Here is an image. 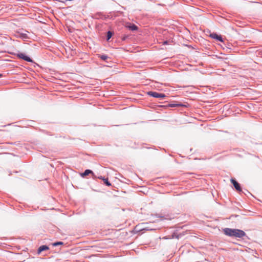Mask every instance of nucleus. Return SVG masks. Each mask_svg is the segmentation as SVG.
Segmentation results:
<instances>
[{"instance_id": "obj_1", "label": "nucleus", "mask_w": 262, "mask_h": 262, "mask_svg": "<svg viewBox=\"0 0 262 262\" xmlns=\"http://www.w3.org/2000/svg\"><path fill=\"white\" fill-rule=\"evenodd\" d=\"M224 232L227 235L238 238L243 237L246 235L244 231L237 229H230L227 228L224 229Z\"/></svg>"}, {"instance_id": "obj_2", "label": "nucleus", "mask_w": 262, "mask_h": 262, "mask_svg": "<svg viewBox=\"0 0 262 262\" xmlns=\"http://www.w3.org/2000/svg\"><path fill=\"white\" fill-rule=\"evenodd\" d=\"M148 94L151 96H152L155 98H163L165 97V95L164 94L162 93H159L156 92H148Z\"/></svg>"}, {"instance_id": "obj_3", "label": "nucleus", "mask_w": 262, "mask_h": 262, "mask_svg": "<svg viewBox=\"0 0 262 262\" xmlns=\"http://www.w3.org/2000/svg\"><path fill=\"white\" fill-rule=\"evenodd\" d=\"M17 56L19 58L23 59L25 61H27L28 62L32 61V60L29 57L26 55V54L24 53H19L17 54Z\"/></svg>"}, {"instance_id": "obj_4", "label": "nucleus", "mask_w": 262, "mask_h": 262, "mask_svg": "<svg viewBox=\"0 0 262 262\" xmlns=\"http://www.w3.org/2000/svg\"><path fill=\"white\" fill-rule=\"evenodd\" d=\"M230 181L237 191H242V189L241 188L239 184L235 180H234V179H231L230 180Z\"/></svg>"}, {"instance_id": "obj_5", "label": "nucleus", "mask_w": 262, "mask_h": 262, "mask_svg": "<svg viewBox=\"0 0 262 262\" xmlns=\"http://www.w3.org/2000/svg\"><path fill=\"white\" fill-rule=\"evenodd\" d=\"M210 36L214 39H216L217 40H219L221 42H223V40L222 39V37L221 35H217L216 33H213L210 34Z\"/></svg>"}, {"instance_id": "obj_6", "label": "nucleus", "mask_w": 262, "mask_h": 262, "mask_svg": "<svg viewBox=\"0 0 262 262\" xmlns=\"http://www.w3.org/2000/svg\"><path fill=\"white\" fill-rule=\"evenodd\" d=\"M49 249V248L48 246L46 245H42L39 247L37 250V253L39 254L41 252L46 250H48Z\"/></svg>"}, {"instance_id": "obj_7", "label": "nucleus", "mask_w": 262, "mask_h": 262, "mask_svg": "<svg viewBox=\"0 0 262 262\" xmlns=\"http://www.w3.org/2000/svg\"><path fill=\"white\" fill-rule=\"evenodd\" d=\"M126 27L132 31H135L137 29V27L134 24L127 25Z\"/></svg>"}, {"instance_id": "obj_8", "label": "nucleus", "mask_w": 262, "mask_h": 262, "mask_svg": "<svg viewBox=\"0 0 262 262\" xmlns=\"http://www.w3.org/2000/svg\"><path fill=\"white\" fill-rule=\"evenodd\" d=\"M90 173H93V171L91 170L87 169L85 170V171L82 174V177H85L86 176H88Z\"/></svg>"}, {"instance_id": "obj_9", "label": "nucleus", "mask_w": 262, "mask_h": 262, "mask_svg": "<svg viewBox=\"0 0 262 262\" xmlns=\"http://www.w3.org/2000/svg\"><path fill=\"white\" fill-rule=\"evenodd\" d=\"M99 57L103 60H105L108 58L107 56L105 55H99Z\"/></svg>"}, {"instance_id": "obj_10", "label": "nucleus", "mask_w": 262, "mask_h": 262, "mask_svg": "<svg viewBox=\"0 0 262 262\" xmlns=\"http://www.w3.org/2000/svg\"><path fill=\"white\" fill-rule=\"evenodd\" d=\"M103 181L107 186H111V184L108 182V179H103Z\"/></svg>"}, {"instance_id": "obj_11", "label": "nucleus", "mask_w": 262, "mask_h": 262, "mask_svg": "<svg viewBox=\"0 0 262 262\" xmlns=\"http://www.w3.org/2000/svg\"><path fill=\"white\" fill-rule=\"evenodd\" d=\"M112 33L111 32V31H108L107 33V39L108 40L110 39L111 37L112 36Z\"/></svg>"}, {"instance_id": "obj_12", "label": "nucleus", "mask_w": 262, "mask_h": 262, "mask_svg": "<svg viewBox=\"0 0 262 262\" xmlns=\"http://www.w3.org/2000/svg\"><path fill=\"white\" fill-rule=\"evenodd\" d=\"M62 244H63L62 242H59L54 243V244H53V245L54 246H56L62 245Z\"/></svg>"}, {"instance_id": "obj_13", "label": "nucleus", "mask_w": 262, "mask_h": 262, "mask_svg": "<svg viewBox=\"0 0 262 262\" xmlns=\"http://www.w3.org/2000/svg\"><path fill=\"white\" fill-rule=\"evenodd\" d=\"M180 105H181L178 104H172L170 105V106L171 107H175V106H180Z\"/></svg>"}, {"instance_id": "obj_14", "label": "nucleus", "mask_w": 262, "mask_h": 262, "mask_svg": "<svg viewBox=\"0 0 262 262\" xmlns=\"http://www.w3.org/2000/svg\"><path fill=\"white\" fill-rule=\"evenodd\" d=\"M99 178L100 179H102V180H103V179L102 177H99Z\"/></svg>"}, {"instance_id": "obj_15", "label": "nucleus", "mask_w": 262, "mask_h": 262, "mask_svg": "<svg viewBox=\"0 0 262 262\" xmlns=\"http://www.w3.org/2000/svg\"><path fill=\"white\" fill-rule=\"evenodd\" d=\"M61 2L63 3H65V2H64V1H61Z\"/></svg>"}, {"instance_id": "obj_16", "label": "nucleus", "mask_w": 262, "mask_h": 262, "mask_svg": "<svg viewBox=\"0 0 262 262\" xmlns=\"http://www.w3.org/2000/svg\"><path fill=\"white\" fill-rule=\"evenodd\" d=\"M164 43H165V44H166V43H167V41H165V42H164Z\"/></svg>"}, {"instance_id": "obj_17", "label": "nucleus", "mask_w": 262, "mask_h": 262, "mask_svg": "<svg viewBox=\"0 0 262 262\" xmlns=\"http://www.w3.org/2000/svg\"><path fill=\"white\" fill-rule=\"evenodd\" d=\"M2 76V74H0V78Z\"/></svg>"}]
</instances>
